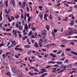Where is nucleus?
<instances>
[{
  "mask_svg": "<svg viewBox=\"0 0 77 77\" xmlns=\"http://www.w3.org/2000/svg\"><path fill=\"white\" fill-rule=\"evenodd\" d=\"M41 33L42 35L43 36H46L47 35V33L44 31H42Z\"/></svg>",
  "mask_w": 77,
  "mask_h": 77,
  "instance_id": "nucleus-1",
  "label": "nucleus"
},
{
  "mask_svg": "<svg viewBox=\"0 0 77 77\" xmlns=\"http://www.w3.org/2000/svg\"><path fill=\"white\" fill-rule=\"evenodd\" d=\"M70 33H71V35H73V33H74V34H76V33H77V31L74 29H73L70 31Z\"/></svg>",
  "mask_w": 77,
  "mask_h": 77,
  "instance_id": "nucleus-2",
  "label": "nucleus"
},
{
  "mask_svg": "<svg viewBox=\"0 0 77 77\" xmlns=\"http://www.w3.org/2000/svg\"><path fill=\"white\" fill-rule=\"evenodd\" d=\"M11 2L12 3V5L14 7H15V1H14V0H12Z\"/></svg>",
  "mask_w": 77,
  "mask_h": 77,
  "instance_id": "nucleus-3",
  "label": "nucleus"
},
{
  "mask_svg": "<svg viewBox=\"0 0 77 77\" xmlns=\"http://www.w3.org/2000/svg\"><path fill=\"white\" fill-rule=\"evenodd\" d=\"M74 20H73L71 22V23L70 24V26H72L73 25H74Z\"/></svg>",
  "mask_w": 77,
  "mask_h": 77,
  "instance_id": "nucleus-4",
  "label": "nucleus"
},
{
  "mask_svg": "<svg viewBox=\"0 0 77 77\" xmlns=\"http://www.w3.org/2000/svg\"><path fill=\"white\" fill-rule=\"evenodd\" d=\"M65 34L66 35H71V32H66L65 33Z\"/></svg>",
  "mask_w": 77,
  "mask_h": 77,
  "instance_id": "nucleus-5",
  "label": "nucleus"
},
{
  "mask_svg": "<svg viewBox=\"0 0 77 77\" xmlns=\"http://www.w3.org/2000/svg\"><path fill=\"white\" fill-rule=\"evenodd\" d=\"M25 26L24 27V29H25V30H27V29H29V27H28V26H27V24H25Z\"/></svg>",
  "mask_w": 77,
  "mask_h": 77,
  "instance_id": "nucleus-6",
  "label": "nucleus"
},
{
  "mask_svg": "<svg viewBox=\"0 0 77 77\" xmlns=\"http://www.w3.org/2000/svg\"><path fill=\"white\" fill-rule=\"evenodd\" d=\"M50 56H52L53 57H56V55H54L53 54L51 53L50 54Z\"/></svg>",
  "mask_w": 77,
  "mask_h": 77,
  "instance_id": "nucleus-7",
  "label": "nucleus"
},
{
  "mask_svg": "<svg viewBox=\"0 0 77 77\" xmlns=\"http://www.w3.org/2000/svg\"><path fill=\"white\" fill-rule=\"evenodd\" d=\"M35 45L34 46L35 47H37L38 48L39 47V46L38 45V43L36 42H35L34 43Z\"/></svg>",
  "mask_w": 77,
  "mask_h": 77,
  "instance_id": "nucleus-8",
  "label": "nucleus"
},
{
  "mask_svg": "<svg viewBox=\"0 0 77 77\" xmlns=\"http://www.w3.org/2000/svg\"><path fill=\"white\" fill-rule=\"evenodd\" d=\"M73 66V65L72 64H69L67 66L66 68H69L72 67Z\"/></svg>",
  "mask_w": 77,
  "mask_h": 77,
  "instance_id": "nucleus-9",
  "label": "nucleus"
},
{
  "mask_svg": "<svg viewBox=\"0 0 77 77\" xmlns=\"http://www.w3.org/2000/svg\"><path fill=\"white\" fill-rule=\"evenodd\" d=\"M24 47H25V48H29L30 47V46L29 45H26L24 46Z\"/></svg>",
  "mask_w": 77,
  "mask_h": 77,
  "instance_id": "nucleus-10",
  "label": "nucleus"
},
{
  "mask_svg": "<svg viewBox=\"0 0 77 77\" xmlns=\"http://www.w3.org/2000/svg\"><path fill=\"white\" fill-rule=\"evenodd\" d=\"M57 63L59 65H61V64L63 63V62L62 61H58L57 62Z\"/></svg>",
  "mask_w": 77,
  "mask_h": 77,
  "instance_id": "nucleus-11",
  "label": "nucleus"
},
{
  "mask_svg": "<svg viewBox=\"0 0 77 77\" xmlns=\"http://www.w3.org/2000/svg\"><path fill=\"white\" fill-rule=\"evenodd\" d=\"M12 44L13 45H16V42H15V41H13L12 42Z\"/></svg>",
  "mask_w": 77,
  "mask_h": 77,
  "instance_id": "nucleus-12",
  "label": "nucleus"
},
{
  "mask_svg": "<svg viewBox=\"0 0 77 77\" xmlns=\"http://www.w3.org/2000/svg\"><path fill=\"white\" fill-rule=\"evenodd\" d=\"M12 32H13L12 33H13V35H14V34H15L16 33H17V29H16L15 31V30L13 29V30Z\"/></svg>",
  "mask_w": 77,
  "mask_h": 77,
  "instance_id": "nucleus-13",
  "label": "nucleus"
},
{
  "mask_svg": "<svg viewBox=\"0 0 77 77\" xmlns=\"http://www.w3.org/2000/svg\"><path fill=\"white\" fill-rule=\"evenodd\" d=\"M11 71L13 73H15V70L14 68H13L11 69Z\"/></svg>",
  "mask_w": 77,
  "mask_h": 77,
  "instance_id": "nucleus-14",
  "label": "nucleus"
},
{
  "mask_svg": "<svg viewBox=\"0 0 77 77\" xmlns=\"http://www.w3.org/2000/svg\"><path fill=\"white\" fill-rule=\"evenodd\" d=\"M20 7L22 8H25V5L24 4H22L20 6Z\"/></svg>",
  "mask_w": 77,
  "mask_h": 77,
  "instance_id": "nucleus-15",
  "label": "nucleus"
},
{
  "mask_svg": "<svg viewBox=\"0 0 77 77\" xmlns=\"http://www.w3.org/2000/svg\"><path fill=\"white\" fill-rule=\"evenodd\" d=\"M51 34L53 36H54V39H55V34L54 33V31H53L52 32H51Z\"/></svg>",
  "mask_w": 77,
  "mask_h": 77,
  "instance_id": "nucleus-16",
  "label": "nucleus"
},
{
  "mask_svg": "<svg viewBox=\"0 0 77 77\" xmlns=\"http://www.w3.org/2000/svg\"><path fill=\"white\" fill-rule=\"evenodd\" d=\"M14 50H20V51H22L23 50V49H20V48H14Z\"/></svg>",
  "mask_w": 77,
  "mask_h": 77,
  "instance_id": "nucleus-17",
  "label": "nucleus"
},
{
  "mask_svg": "<svg viewBox=\"0 0 77 77\" xmlns=\"http://www.w3.org/2000/svg\"><path fill=\"white\" fill-rule=\"evenodd\" d=\"M32 33H33L32 32H30L29 33L28 35V36H31L32 35Z\"/></svg>",
  "mask_w": 77,
  "mask_h": 77,
  "instance_id": "nucleus-18",
  "label": "nucleus"
},
{
  "mask_svg": "<svg viewBox=\"0 0 77 77\" xmlns=\"http://www.w3.org/2000/svg\"><path fill=\"white\" fill-rule=\"evenodd\" d=\"M42 41H43L42 38L40 39L39 40V42H38V43H42Z\"/></svg>",
  "mask_w": 77,
  "mask_h": 77,
  "instance_id": "nucleus-19",
  "label": "nucleus"
},
{
  "mask_svg": "<svg viewBox=\"0 0 77 77\" xmlns=\"http://www.w3.org/2000/svg\"><path fill=\"white\" fill-rule=\"evenodd\" d=\"M5 5L6 6V7H7V6H8V1H6L5 2Z\"/></svg>",
  "mask_w": 77,
  "mask_h": 77,
  "instance_id": "nucleus-20",
  "label": "nucleus"
},
{
  "mask_svg": "<svg viewBox=\"0 0 77 77\" xmlns=\"http://www.w3.org/2000/svg\"><path fill=\"white\" fill-rule=\"evenodd\" d=\"M27 36H26L24 37V38L23 37L22 39L23 40H25V39H27Z\"/></svg>",
  "mask_w": 77,
  "mask_h": 77,
  "instance_id": "nucleus-21",
  "label": "nucleus"
},
{
  "mask_svg": "<svg viewBox=\"0 0 77 77\" xmlns=\"http://www.w3.org/2000/svg\"><path fill=\"white\" fill-rule=\"evenodd\" d=\"M66 42V40H64L62 41L63 44H65Z\"/></svg>",
  "mask_w": 77,
  "mask_h": 77,
  "instance_id": "nucleus-22",
  "label": "nucleus"
},
{
  "mask_svg": "<svg viewBox=\"0 0 77 77\" xmlns=\"http://www.w3.org/2000/svg\"><path fill=\"white\" fill-rule=\"evenodd\" d=\"M5 12L7 14H8V9L7 8L5 9Z\"/></svg>",
  "mask_w": 77,
  "mask_h": 77,
  "instance_id": "nucleus-23",
  "label": "nucleus"
},
{
  "mask_svg": "<svg viewBox=\"0 0 77 77\" xmlns=\"http://www.w3.org/2000/svg\"><path fill=\"white\" fill-rule=\"evenodd\" d=\"M8 59H9L10 60H12V57L11 56H8Z\"/></svg>",
  "mask_w": 77,
  "mask_h": 77,
  "instance_id": "nucleus-24",
  "label": "nucleus"
},
{
  "mask_svg": "<svg viewBox=\"0 0 77 77\" xmlns=\"http://www.w3.org/2000/svg\"><path fill=\"white\" fill-rule=\"evenodd\" d=\"M38 8H39V9H40V11H42V6H38Z\"/></svg>",
  "mask_w": 77,
  "mask_h": 77,
  "instance_id": "nucleus-25",
  "label": "nucleus"
},
{
  "mask_svg": "<svg viewBox=\"0 0 77 77\" xmlns=\"http://www.w3.org/2000/svg\"><path fill=\"white\" fill-rule=\"evenodd\" d=\"M61 68L62 69H63V68H66V66H61Z\"/></svg>",
  "mask_w": 77,
  "mask_h": 77,
  "instance_id": "nucleus-26",
  "label": "nucleus"
},
{
  "mask_svg": "<svg viewBox=\"0 0 77 77\" xmlns=\"http://www.w3.org/2000/svg\"><path fill=\"white\" fill-rule=\"evenodd\" d=\"M64 5H65L66 7H69V5H68V4L66 3H64Z\"/></svg>",
  "mask_w": 77,
  "mask_h": 77,
  "instance_id": "nucleus-27",
  "label": "nucleus"
},
{
  "mask_svg": "<svg viewBox=\"0 0 77 77\" xmlns=\"http://www.w3.org/2000/svg\"><path fill=\"white\" fill-rule=\"evenodd\" d=\"M70 52H71V53H73V54H74L75 55H77V53H76L75 52L72 51H71Z\"/></svg>",
  "mask_w": 77,
  "mask_h": 77,
  "instance_id": "nucleus-28",
  "label": "nucleus"
},
{
  "mask_svg": "<svg viewBox=\"0 0 77 77\" xmlns=\"http://www.w3.org/2000/svg\"><path fill=\"white\" fill-rule=\"evenodd\" d=\"M17 16H15L14 17L16 18V19H17V18H18V17H19V15H18V14H17Z\"/></svg>",
  "mask_w": 77,
  "mask_h": 77,
  "instance_id": "nucleus-29",
  "label": "nucleus"
},
{
  "mask_svg": "<svg viewBox=\"0 0 77 77\" xmlns=\"http://www.w3.org/2000/svg\"><path fill=\"white\" fill-rule=\"evenodd\" d=\"M2 56L3 58H4V59H5V57H6V55H5V54H3Z\"/></svg>",
  "mask_w": 77,
  "mask_h": 77,
  "instance_id": "nucleus-30",
  "label": "nucleus"
},
{
  "mask_svg": "<svg viewBox=\"0 0 77 77\" xmlns=\"http://www.w3.org/2000/svg\"><path fill=\"white\" fill-rule=\"evenodd\" d=\"M65 57L61 59H60L59 60H62L63 61V60H65Z\"/></svg>",
  "mask_w": 77,
  "mask_h": 77,
  "instance_id": "nucleus-31",
  "label": "nucleus"
},
{
  "mask_svg": "<svg viewBox=\"0 0 77 77\" xmlns=\"http://www.w3.org/2000/svg\"><path fill=\"white\" fill-rule=\"evenodd\" d=\"M11 11V9L10 8H9L8 9V14H9V12Z\"/></svg>",
  "mask_w": 77,
  "mask_h": 77,
  "instance_id": "nucleus-32",
  "label": "nucleus"
},
{
  "mask_svg": "<svg viewBox=\"0 0 77 77\" xmlns=\"http://www.w3.org/2000/svg\"><path fill=\"white\" fill-rule=\"evenodd\" d=\"M19 29H20V30H22V26H19V27H18Z\"/></svg>",
  "mask_w": 77,
  "mask_h": 77,
  "instance_id": "nucleus-33",
  "label": "nucleus"
},
{
  "mask_svg": "<svg viewBox=\"0 0 77 77\" xmlns=\"http://www.w3.org/2000/svg\"><path fill=\"white\" fill-rule=\"evenodd\" d=\"M10 30H11V29L10 28L7 29H6V32H9V31H10Z\"/></svg>",
  "mask_w": 77,
  "mask_h": 77,
  "instance_id": "nucleus-34",
  "label": "nucleus"
},
{
  "mask_svg": "<svg viewBox=\"0 0 77 77\" xmlns=\"http://www.w3.org/2000/svg\"><path fill=\"white\" fill-rule=\"evenodd\" d=\"M10 61L11 63H14V60L12 59V60H10Z\"/></svg>",
  "mask_w": 77,
  "mask_h": 77,
  "instance_id": "nucleus-35",
  "label": "nucleus"
},
{
  "mask_svg": "<svg viewBox=\"0 0 77 77\" xmlns=\"http://www.w3.org/2000/svg\"><path fill=\"white\" fill-rule=\"evenodd\" d=\"M46 29L47 30H49V29H50L49 28V26L46 25Z\"/></svg>",
  "mask_w": 77,
  "mask_h": 77,
  "instance_id": "nucleus-36",
  "label": "nucleus"
},
{
  "mask_svg": "<svg viewBox=\"0 0 77 77\" xmlns=\"http://www.w3.org/2000/svg\"><path fill=\"white\" fill-rule=\"evenodd\" d=\"M66 51H71V49L68 48H67L66 49Z\"/></svg>",
  "mask_w": 77,
  "mask_h": 77,
  "instance_id": "nucleus-37",
  "label": "nucleus"
},
{
  "mask_svg": "<svg viewBox=\"0 0 77 77\" xmlns=\"http://www.w3.org/2000/svg\"><path fill=\"white\" fill-rule=\"evenodd\" d=\"M31 53H32L31 51H28L27 54H31Z\"/></svg>",
  "mask_w": 77,
  "mask_h": 77,
  "instance_id": "nucleus-38",
  "label": "nucleus"
},
{
  "mask_svg": "<svg viewBox=\"0 0 77 77\" xmlns=\"http://www.w3.org/2000/svg\"><path fill=\"white\" fill-rule=\"evenodd\" d=\"M65 55H64V52H63L62 54L61 57H64Z\"/></svg>",
  "mask_w": 77,
  "mask_h": 77,
  "instance_id": "nucleus-39",
  "label": "nucleus"
},
{
  "mask_svg": "<svg viewBox=\"0 0 77 77\" xmlns=\"http://www.w3.org/2000/svg\"><path fill=\"white\" fill-rule=\"evenodd\" d=\"M57 51V50H55L52 51V52H53L54 53H56Z\"/></svg>",
  "mask_w": 77,
  "mask_h": 77,
  "instance_id": "nucleus-40",
  "label": "nucleus"
},
{
  "mask_svg": "<svg viewBox=\"0 0 77 77\" xmlns=\"http://www.w3.org/2000/svg\"><path fill=\"white\" fill-rule=\"evenodd\" d=\"M38 44L40 46V47H42V44L40 43H38Z\"/></svg>",
  "mask_w": 77,
  "mask_h": 77,
  "instance_id": "nucleus-41",
  "label": "nucleus"
},
{
  "mask_svg": "<svg viewBox=\"0 0 77 77\" xmlns=\"http://www.w3.org/2000/svg\"><path fill=\"white\" fill-rule=\"evenodd\" d=\"M34 35L35 36V38L36 37V36H38V33H35Z\"/></svg>",
  "mask_w": 77,
  "mask_h": 77,
  "instance_id": "nucleus-42",
  "label": "nucleus"
},
{
  "mask_svg": "<svg viewBox=\"0 0 77 77\" xmlns=\"http://www.w3.org/2000/svg\"><path fill=\"white\" fill-rule=\"evenodd\" d=\"M53 66H54L55 67H58V66H58V65L56 64V65H54Z\"/></svg>",
  "mask_w": 77,
  "mask_h": 77,
  "instance_id": "nucleus-43",
  "label": "nucleus"
},
{
  "mask_svg": "<svg viewBox=\"0 0 77 77\" xmlns=\"http://www.w3.org/2000/svg\"><path fill=\"white\" fill-rule=\"evenodd\" d=\"M4 44H3V43H2L1 44H0V47H1L2 46H4Z\"/></svg>",
  "mask_w": 77,
  "mask_h": 77,
  "instance_id": "nucleus-44",
  "label": "nucleus"
},
{
  "mask_svg": "<svg viewBox=\"0 0 77 77\" xmlns=\"http://www.w3.org/2000/svg\"><path fill=\"white\" fill-rule=\"evenodd\" d=\"M49 17H50V19H51V20H52V19H53V17H52V16H51V14L50 15Z\"/></svg>",
  "mask_w": 77,
  "mask_h": 77,
  "instance_id": "nucleus-45",
  "label": "nucleus"
},
{
  "mask_svg": "<svg viewBox=\"0 0 77 77\" xmlns=\"http://www.w3.org/2000/svg\"><path fill=\"white\" fill-rule=\"evenodd\" d=\"M54 33H56V32H57V30L56 29H54Z\"/></svg>",
  "mask_w": 77,
  "mask_h": 77,
  "instance_id": "nucleus-46",
  "label": "nucleus"
},
{
  "mask_svg": "<svg viewBox=\"0 0 77 77\" xmlns=\"http://www.w3.org/2000/svg\"><path fill=\"white\" fill-rule=\"evenodd\" d=\"M72 29H73V28H70V27L68 28V30H72Z\"/></svg>",
  "mask_w": 77,
  "mask_h": 77,
  "instance_id": "nucleus-47",
  "label": "nucleus"
},
{
  "mask_svg": "<svg viewBox=\"0 0 77 77\" xmlns=\"http://www.w3.org/2000/svg\"><path fill=\"white\" fill-rule=\"evenodd\" d=\"M50 45H54L55 46L56 45V44L55 43H51V44H50Z\"/></svg>",
  "mask_w": 77,
  "mask_h": 77,
  "instance_id": "nucleus-48",
  "label": "nucleus"
},
{
  "mask_svg": "<svg viewBox=\"0 0 77 77\" xmlns=\"http://www.w3.org/2000/svg\"><path fill=\"white\" fill-rule=\"evenodd\" d=\"M38 2L40 3H43V0H38Z\"/></svg>",
  "mask_w": 77,
  "mask_h": 77,
  "instance_id": "nucleus-49",
  "label": "nucleus"
},
{
  "mask_svg": "<svg viewBox=\"0 0 77 77\" xmlns=\"http://www.w3.org/2000/svg\"><path fill=\"white\" fill-rule=\"evenodd\" d=\"M29 74L30 75H33V73H31V72H29Z\"/></svg>",
  "mask_w": 77,
  "mask_h": 77,
  "instance_id": "nucleus-50",
  "label": "nucleus"
},
{
  "mask_svg": "<svg viewBox=\"0 0 77 77\" xmlns=\"http://www.w3.org/2000/svg\"><path fill=\"white\" fill-rule=\"evenodd\" d=\"M19 36L20 38H21L22 36H21V34H19Z\"/></svg>",
  "mask_w": 77,
  "mask_h": 77,
  "instance_id": "nucleus-51",
  "label": "nucleus"
},
{
  "mask_svg": "<svg viewBox=\"0 0 77 77\" xmlns=\"http://www.w3.org/2000/svg\"><path fill=\"white\" fill-rule=\"evenodd\" d=\"M3 64L4 66H7V64H6V63H5V62H3Z\"/></svg>",
  "mask_w": 77,
  "mask_h": 77,
  "instance_id": "nucleus-52",
  "label": "nucleus"
},
{
  "mask_svg": "<svg viewBox=\"0 0 77 77\" xmlns=\"http://www.w3.org/2000/svg\"><path fill=\"white\" fill-rule=\"evenodd\" d=\"M11 18L13 20H14V19H15V17L14 16H11Z\"/></svg>",
  "mask_w": 77,
  "mask_h": 77,
  "instance_id": "nucleus-53",
  "label": "nucleus"
},
{
  "mask_svg": "<svg viewBox=\"0 0 77 77\" xmlns=\"http://www.w3.org/2000/svg\"><path fill=\"white\" fill-rule=\"evenodd\" d=\"M47 17V16L46 14H45L44 15V19H45V18Z\"/></svg>",
  "mask_w": 77,
  "mask_h": 77,
  "instance_id": "nucleus-54",
  "label": "nucleus"
},
{
  "mask_svg": "<svg viewBox=\"0 0 77 77\" xmlns=\"http://www.w3.org/2000/svg\"><path fill=\"white\" fill-rule=\"evenodd\" d=\"M50 44L49 45V44H48V45H46L44 47H48L49 46H50Z\"/></svg>",
  "mask_w": 77,
  "mask_h": 77,
  "instance_id": "nucleus-55",
  "label": "nucleus"
},
{
  "mask_svg": "<svg viewBox=\"0 0 77 77\" xmlns=\"http://www.w3.org/2000/svg\"><path fill=\"white\" fill-rule=\"evenodd\" d=\"M6 74L8 75H11V73L10 72H8Z\"/></svg>",
  "mask_w": 77,
  "mask_h": 77,
  "instance_id": "nucleus-56",
  "label": "nucleus"
},
{
  "mask_svg": "<svg viewBox=\"0 0 77 77\" xmlns=\"http://www.w3.org/2000/svg\"><path fill=\"white\" fill-rule=\"evenodd\" d=\"M60 47H65V45H61Z\"/></svg>",
  "mask_w": 77,
  "mask_h": 77,
  "instance_id": "nucleus-57",
  "label": "nucleus"
},
{
  "mask_svg": "<svg viewBox=\"0 0 77 77\" xmlns=\"http://www.w3.org/2000/svg\"><path fill=\"white\" fill-rule=\"evenodd\" d=\"M40 19H42L43 17L42 14H41V15H40Z\"/></svg>",
  "mask_w": 77,
  "mask_h": 77,
  "instance_id": "nucleus-58",
  "label": "nucleus"
},
{
  "mask_svg": "<svg viewBox=\"0 0 77 77\" xmlns=\"http://www.w3.org/2000/svg\"><path fill=\"white\" fill-rule=\"evenodd\" d=\"M17 73L18 74H20V72L19 71H17Z\"/></svg>",
  "mask_w": 77,
  "mask_h": 77,
  "instance_id": "nucleus-59",
  "label": "nucleus"
},
{
  "mask_svg": "<svg viewBox=\"0 0 77 77\" xmlns=\"http://www.w3.org/2000/svg\"><path fill=\"white\" fill-rule=\"evenodd\" d=\"M30 17H29L28 19V21H30Z\"/></svg>",
  "mask_w": 77,
  "mask_h": 77,
  "instance_id": "nucleus-60",
  "label": "nucleus"
},
{
  "mask_svg": "<svg viewBox=\"0 0 77 77\" xmlns=\"http://www.w3.org/2000/svg\"><path fill=\"white\" fill-rule=\"evenodd\" d=\"M31 37L32 38H35V37L34 36V35H32Z\"/></svg>",
  "mask_w": 77,
  "mask_h": 77,
  "instance_id": "nucleus-61",
  "label": "nucleus"
},
{
  "mask_svg": "<svg viewBox=\"0 0 77 77\" xmlns=\"http://www.w3.org/2000/svg\"><path fill=\"white\" fill-rule=\"evenodd\" d=\"M44 43H46V42H47V39H45L44 40Z\"/></svg>",
  "mask_w": 77,
  "mask_h": 77,
  "instance_id": "nucleus-62",
  "label": "nucleus"
},
{
  "mask_svg": "<svg viewBox=\"0 0 77 77\" xmlns=\"http://www.w3.org/2000/svg\"><path fill=\"white\" fill-rule=\"evenodd\" d=\"M74 65L75 66H77V62L75 63L74 64Z\"/></svg>",
  "mask_w": 77,
  "mask_h": 77,
  "instance_id": "nucleus-63",
  "label": "nucleus"
},
{
  "mask_svg": "<svg viewBox=\"0 0 77 77\" xmlns=\"http://www.w3.org/2000/svg\"><path fill=\"white\" fill-rule=\"evenodd\" d=\"M42 50L43 51H46V49H42Z\"/></svg>",
  "mask_w": 77,
  "mask_h": 77,
  "instance_id": "nucleus-64",
  "label": "nucleus"
}]
</instances>
